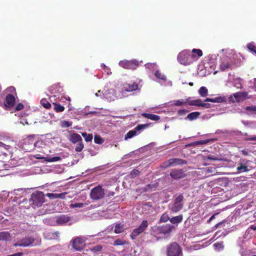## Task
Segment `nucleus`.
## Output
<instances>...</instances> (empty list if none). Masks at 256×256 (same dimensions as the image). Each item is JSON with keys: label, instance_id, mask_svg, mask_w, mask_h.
Segmentation results:
<instances>
[{"label": "nucleus", "instance_id": "obj_32", "mask_svg": "<svg viewBox=\"0 0 256 256\" xmlns=\"http://www.w3.org/2000/svg\"><path fill=\"white\" fill-rule=\"evenodd\" d=\"M124 231V226L120 224H118L115 226L114 232L116 234H120Z\"/></svg>", "mask_w": 256, "mask_h": 256}, {"label": "nucleus", "instance_id": "obj_26", "mask_svg": "<svg viewBox=\"0 0 256 256\" xmlns=\"http://www.w3.org/2000/svg\"><path fill=\"white\" fill-rule=\"evenodd\" d=\"M182 215L174 216L170 218V222L173 224H178L182 222Z\"/></svg>", "mask_w": 256, "mask_h": 256}, {"label": "nucleus", "instance_id": "obj_11", "mask_svg": "<svg viewBox=\"0 0 256 256\" xmlns=\"http://www.w3.org/2000/svg\"><path fill=\"white\" fill-rule=\"evenodd\" d=\"M148 124H138L134 130H130L125 136L124 139L130 138L137 134V132L148 127Z\"/></svg>", "mask_w": 256, "mask_h": 256}, {"label": "nucleus", "instance_id": "obj_21", "mask_svg": "<svg viewBox=\"0 0 256 256\" xmlns=\"http://www.w3.org/2000/svg\"><path fill=\"white\" fill-rule=\"evenodd\" d=\"M49 91L51 94H54V96L56 97V94L62 92V88L58 84H54L49 88Z\"/></svg>", "mask_w": 256, "mask_h": 256}, {"label": "nucleus", "instance_id": "obj_20", "mask_svg": "<svg viewBox=\"0 0 256 256\" xmlns=\"http://www.w3.org/2000/svg\"><path fill=\"white\" fill-rule=\"evenodd\" d=\"M69 140L72 143L76 144V142H80L82 140L80 134L74 132L70 134Z\"/></svg>", "mask_w": 256, "mask_h": 256}, {"label": "nucleus", "instance_id": "obj_51", "mask_svg": "<svg viewBox=\"0 0 256 256\" xmlns=\"http://www.w3.org/2000/svg\"><path fill=\"white\" fill-rule=\"evenodd\" d=\"M114 244L116 246H120L124 244V242L120 240H116L114 242Z\"/></svg>", "mask_w": 256, "mask_h": 256}, {"label": "nucleus", "instance_id": "obj_25", "mask_svg": "<svg viewBox=\"0 0 256 256\" xmlns=\"http://www.w3.org/2000/svg\"><path fill=\"white\" fill-rule=\"evenodd\" d=\"M248 93L246 92H238L234 94V96L237 101H239L240 98H246Z\"/></svg>", "mask_w": 256, "mask_h": 256}, {"label": "nucleus", "instance_id": "obj_62", "mask_svg": "<svg viewBox=\"0 0 256 256\" xmlns=\"http://www.w3.org/2000/svg\"><path fill=\"white\" fill-rule=\"evenodd\" d=\"M216 214H213L209 219L208 221H211L212 220H213L214 218V216H215V215Z\"/></svg>", "mask_w": 256, "mask_h": 256}, {"label": "nucleus", "instance_id": "obj_7", "mask_svg": "<svg viewBox=\"0 0 256 256\" xmlns=\"http://www.w3.org/2000/svg\"><path fill=\"white\" fill-rule=\"evenodd\" d=\"M118 64L120 66L125 69L136 70L139 66V62L136 60H120Z\"/></svg>", "mask_w": 256, "mask_h": 256}, {"label": "nucleus", "instance_id": "obj_59", "mask_svg": "<svg viewBox=\"0 0 256 256\" xmlns=\"http://www.w3.org/2000/svg\"><path fill=\"white\" fill-rule=\"evenodd\" d=\"M84 206V204L82 203H76L74 204V206L76 208H81Z\"/></svg>", "mask_w": 256, "mask_h": 256}, {"label": "nucleus", "instance_id": "obj_53", "mask_svg": "<svg viewBox=\"0 0 256 256\" xmlns=\"http://www.w3.org/2000/svg\"><path fill=\"white\" fill-rule=\"evenodd\" d=\"M208 160H218L219 159L214 156L210 155L208 156Z\"/></svg>", "mask_w": 256, "mask_h": 256}, {"label": "nucleus", "instance_id": "obj_34", "mask_svg": "<svg viewBox=\"0 0 256 256\" xmlns=\"http://www.w3.org/2000/svg\"><path fill=\"white\" fill-rule=\"evenodd\" d=\"M188 100H174V104L175 106H181L182 105H184L187 103Z\"/></svg>", "mask_w": 256, "mask_h": 256}, {"label": "nucleus", "instance_id": "obj_38", "mask_svg": "<svg viewBox=\"0 0 256 256\" xmlns=\"http://www.w3.org/2000/svg\"><path fill=\"white\" fill-rule=\"evenodd\" d=\"M40 104L46 108L48 109L51 107V104L46 99H42Z\"/></svg>", "mask_w": 256, "mask_h": 256}, {"label": "nucleus", "instance_id": "obj_47", "mask_svg": "<svg viewBox=\"0 0 256 256\" xmlns=\"http://www.w3.org/2000/svg\"><path fill=\"white\" fill-rule=\"evenodd\" d=\"M60 160V158L59 156H54L52 158H50L47 160L48 162H56Z\"/></svg>", "mask_w": 256, "mask_h": 256}, {"label": "nucleus", "instance_id": "obj_61", "mask_svg": "<svg viewBox=\"0 0 256 256\" xmlns=\"http://www.w3.org/2000/svg\"><path fill=\"white\" fill-rule=\"evenodd\" d=\"M248 140H256V136L250 138Z\"/></svg>", "mask_w": 256, "mask_h": 256}, {"label": "nucleus", "instance_id": "obj_30", "mask_svg": "<svg viewBox=\"0 0 256 256\" xmlns=\"http://www.w3.org/2000/svg\"><path fill=\"white\" fill-rule=\"evenodd\" d=\"M198 94L202 97H205L208 94V90L205 86H202L198 90Z\"/></svg>", "mask_w": 256, "mask_h": 256}, {"label": "nucleus", "instance_id": "obj_1", "mask_svg": "<svg viewBox=\"0 0 256 256\" xmlns=\"http://www.w3.org/2000/svg\"><path fill=\"white\" fill-rule=\"evenodd\" d=\"M177 59L180 64L184 66L190 65L197 60L196 55L191 54L189 50H184L180 52Z\"/></svg>", "mask_w": 256, "mask_h": 256}, {"label": "nucleus", "instance_id": "obj_24", "mask_svg": "<svg viewBox=\"0 0 256 256\" xmlns=\"http://www.w3.org/2000/svg\"><path fill=\"white\" fill-rule=\"evenodd\" d=\"M225 98L223 97L219 96L215 98H206L204 100L205 102H218L221 103L224 102Z\"/></svg>", "mask_w": 256, "mask_h": 256}, {"label": "nucleus", "instance_id": "obj_58", "mask_svg": "<svg viewBox=\"0 0 256 256\" xmlns=\"http://www.w3.org/2000/svg\"><path fill=\"white\" fill-rule=\"evenodd\" d=\"M202 107H203V108H211V104H208V103L203 102Z\"/></svg>", "mask_w": 256, "mask_h": 256}, {"label": "nucleus", "instance_id": "obj_56", "mask_svg": "<svg viewBox=\"0 0 256 256\" xmlns=\"http://www.w3.org/2000/svg\"><path fill=\"white\" fill-rule=\"evenodd\" d=\"M188 104L190 106H196V100H192L188 101Z\"/></svg>", "mask_w": 256, "mask_h": 256}, {"label": "nucleus", "instance_id": "obj_29", "mask_svg": "<svg viewBox=\"0 0 256 256\" xmlns=\"http://www.w3.org/2000/svg\"><path fill=\"white\" fill-rule=\"evenodd\" d=\"M54 109L57 112H62L64 110V107L59 104L53 102Z\"/></svg>", "mask_w": 256, "mask_h": 256}, {"label": "nucleus", "instance_id": "obj_52", "mask_svg": "<svg viewBox=\"0 0 256 256\" xmlns=\"http://www.w3.org/2000/svg\"><path fill=\"white\" fill-rule=\"evenodd\" d=\"M188 112V110H180L178 111V114L180 116L184 115Z\"/></svg>", "mask_w": 256, "mask_h": 256}, {"label": "nucleus", "instance_id": "obj_17", "mask_svg": "<svg viewBox=\"0 0 256 256\" xmlns=\"http://www.w3.org/2000/svg\"><path fill=\"white\" fill-rule=\"evenodd\" d=\"M232 63L230 58L224 59L220 64V68L222 71H224L228 68L232 69Z\"/></svg>", "mask_w": 256, "mask_h": 256}, {"label": "nucleus", "instance_id": "obj_28", "mask_svg": "<svg viewBox=\"0 0 256 256\" xmlns=\"http://www.w3.org/2000/svg\"><path fill=\"white\" fill-rule=\"evenodd\" d=\"M200 115V112H192L189 114L186 117V118L190 120H192L196 119Z\"/></svg>", "mask_w": 256, "mask_h": 256}, {"label": "nucleus", "instance_id": "obj_57", "mask_svg": "<svg viewBox=\"0 0 256 256\" xmlns=\"http://www.w3.org/2000/svg\"><path fill=\"white\" fill-rule=\"evenodd\" d=\"M196 106H202L203 102H202V100H200V99L196 100Z\"/></svg>", "mask_w": 256, "mask_h": 256}, {"label": "nucleus", "instance_id": "obj_50", "mask_svg": "<svg viewBox=\"0 0 256 256\" xmlns=\"http://www.w3.org/2000/svg\"><path fill=\"white\" fill-rule=\"evenodd\" d=\"M92 250L94 252H99L102 250V246H96L94 247Z\"/></svg>", "mask_w": 256, "mask_h": 256}, {"label": "nucleus", "instance_id": "obj_41", "mask_svg": "<svg viewBox=\"0 0 256 256\" xmlns=\"http://www.w3.org/2000/svg\"><path fill=\"white\" fill-rule=\"evenodd\" d=\"M245 110L250 112L252 114L256 113V106H248L246 107Z\"/></svg>", "mask_w": 256, "mask_h": 256}, {"label": "nucleus", "instance_id": "obj_13", "mask_svg": "<svg viewBox=\"0 0 256 256\" xmlns=\"http://www.w3.org/2000/svg\"><path fill=\"white\" fill-rule=\"evenodd\" d=\"M170 175L172 178L176 180L182 178L186 176L185 172L182 169H173L171 170Z\"/></svg>", "mask_w": 256, "mask_h": 256}, {"label": "nucleus", "instance_id": "obj_8", "mask_svg": "<svg viewBox=\"0 0 256 256\" xmlns=\"http://www.w3.org/2000/svg\"><path fill=\"white\" fill-rule=\"evenodd\" d=\"M148 222L146 220H144L140 225V226L133 230L130 234V238L132 240H134L136 238L142 234L148 226Z\"/></svg>", "mask_w": 256, "mask_h": 256}, {"label": "nucleus", "instance_id": "obj_35", "mask_svg": "<svg viewBox=\"0 0 256 256\" xmlns=\"http://www.w3.org/2000/svg\"><path fill=\"white\" fill-rule=\"evenodd\" d=\"M155 76L158 79L166 80V77L165 75L161 73L159 70H156L154 74Z\"/></svg>", "mask_w": 256, "mask_h": 256}, {"label": "nucleus", "instance_id": "obj_16", "mask_svg": "<svg viewBox=\"0 0 256 256\" xmlns=\"http://www.w3.org/2000/svg\"><path fill=\"white\" fill-rule=\"evenodd\" d=\"M84 240L81 238L77 237L72 240V246L76 250H80L83 248Z\"/></svg>", "mask_w": 256, "mask_h": 256}, {"label": "nucleus", "instance_id": "obj_64", "mask_svg": "<svg viewBox=\"0 0 256 256\" xmlns=\"http://www.w3.org/2000/svg\"><path fill=\"white\" fill-rule=\"evenodd\" d=\"M100 90L98 91V92L96 94V96H99L98 93H100Z\"/></svg>", "mask_w": 256, "mask_h": 256}, {"label": "nucleus", "instance_id": "obj_6", "mask_svg": "<svg viewBox=\"0 0 256 256\" xmlns=\"http://www.w3.org/2000/svg\"><path fill=\"white\" fill-rule=\"evenodd\" d=\"M174 229V226L170 224H166L157 226L154 231L156 234H170Z\"/></svg>", "mask_w": 256, "mask_h": 256}, {"label": "nucleus", "instance_id": "obj_55", "mask_svg": "<svg viewBox=\"0 0 256 256\" xmlns=\"http://www.w3.org/2000/svg\"><path fill=\"white\" fill-rule=\"evenodd\" d=\"M228 132L227 130H218L216 132V134H227Z\"/></svg>", "mask_w": 256, "mask_h": 256}, {"label": "nucleus", "instance_id": "obj_10", "mask_svg": "<svg viewBox=\"0 0 256 256\" xmlns=\"http://www.w3.org/2000/svg\"><path fill=\"white\" fill-rule=\"evenodd\" d=\"M56 223L57 225L62 226L66 224L70 225L72 224V218L68 214H61L58 216L56 218Z\"/></svg>", "mask_w": 256, "mask_h": 256}, {"label": "nucleus", "instance_id": "obj_22", "mask_svg": "<svg viewBox=\"0 0 256 256\" xmlns=\"http://www.w3.org/2000/svg\"><path fill=\"white\" fill-rule=\"evenodd\" d=\"M66 194V192L60 193V194H52V193H48L46 196L50 198V199H54V198H64L65 195Z\"/></svg>", "mask_w": 256, "mask_h": 256}, {"label": "nucleus", "instance_id": "obj_14", "mask_svg": "<svg viewBox=\"0 0 256 256\" xmlns=\"http://www.w3.org/2000/svg\"><path fill=\"white\" fill-rule=\"evenodd\" d=\"M16 103V98L12 94H8L5 98L4 105L6 108H12Z\"/></svg>", "mask_w": 256, "mask_h": 256}, {"label": "nucleus", "instance_id": "obj_19", "mask_svg": "<svg viewBox=\"0 0 256 256\" xmlns=\"http://www.w3.org/2000/svg\"><path fill=\"white\" fill-rule=\"evenodd\" d=\"M244 162V160H243L242 162H240L238 164L236 168L237 173L240 174L244 172H247L249 170L246 164Z\"/></svg>", "mask_w": 256, "mask_h": 256}, {"label": "nucleus", "instance_id": "obj_36", "mask_svg": "<svg viewBox=\"0 0 256 256\" xmlns=\"http://www.w3.org/2000/svg\"><path fill=\"white\" fill-rule=\"evenodd\" d=\"M170 220L168 215L166 213H164L161 216L159 222H166L168 220Z\"/></svg>", "mask_w": 256, "mask_h": 256}, {"label": "nucleus", "instance_id": "obj_48", "mask_svg": "<svg viewBox=\"0 0 256 256\" xmlns=\"http://www.w3.org/2000/svg\"><path fill=\"white\" fill-rule=\"evenodd\" d=\"M24 108V105L22 103H19L16 106L15 109L16 110L18 111L22 110Z\"/></svg>", "mask_w": 256, "mask_h": 256}, {"label": "nucleus", "instance_id": "obj_3", "mask_svg": "<svg viewBox=\"0 0 256 256\" xmlns=\"http://www.w3.org/2000/svg\"><path fill=\"white\" fill-rule=\"evenodd\" d=\"M38 141L36 140L35 135H30L24 139L22 148L26 152H30L34 150Z\"/></svg>", "mask_w": 256, "mask_h": 256}, {"label": "nucleus", "instance_id": "obj_42", "mask_svg": "<svg viewBox=\"0 0 256 256\" xmlns=\"http://www.w3.org/2000/svg\"><path fill=\"white\" fill-rule=\"evenodd\" d=\"M94 141L96 144H102L104 142L102 138L99 136H95Z\"/></svg>", "mask_w": 256, "mask_h": 256}, {"label": "nucleus", "instance_id": "obj_60", "mask_svg": "<svg viewBox=\"0 0 256 256\" xmlns=\"http://www.w3.org/2000/svg\"><path fill=\"white\" fill-rule=\"evenodd\" d=\"M223 222H224V221L221 222H220L219 223L217 224L215 226L216 228H218L220 225H221Z\"/></svg>", "mask_w": 256, "mask_h": 256}, {"label": "nucleus", "instance_id": "obj_39", "mask_svg": "<svg viewBox=\"0 0 256 256\" xmlns=\"http://www.w3.org/2000/svg\"><path fill=\"white\" fill-rule=\"evenodd\" d=\"M84 148V145L82 141H81L80 142H78V144H77V145L75 148V150L77 152H80L81 151H82Z\"/></svg>", "mask_w": 256, "mask_h": 256}, {"label": "nucleus", "instance_id": "obj_49", "mask_svg": "<svg viewBox=\"0 0 256 256\" xmlns=\"http://www.w3.org/2000/svg\"><path fill=\"white\" fill-rule=\"evenodd\" d=\"M102 68L106 72L107 74H109V72L110 71V68L106 66L104 64H101Z\"/></svg>", "mask_w": 256, "mask_h": 256}, {"label": "nucleus", "instance_id": "obj_27", "mask_svg": "<svg viewBox=\"0 0 256 256\" xmlns=\"http://www.w3.org/2000/svg\"><path fill=\"white\" fill-rule=\"evenodd\" d=\"M10 236L8 232H0V240H10Z\"/></svg>", "mask_w": 256, "mask_h": 256}, {"label": "nucleus", "instance_id": "obj_63", "mask_svg": "<svg viewBox=\"0 0 256 256\" xmlns=\"http://www.w3.org/2000/svg\"><path fill=\"white\" fill-rule=\"evenodd\" d=\"M251 228L252 229L254 230H256V226H251Z\"/></svg>", "mask_w": 256, "mask_h": 256}, {"label": "nucleus", "instance_id": "obj_9", "mask_svg": "<svg viewBox=\"0 0 256 256\" xmlns=\"http://www.w3.org/2000/svg\"><path fill=\"white\" fill-rule=\"evenodd\" d=\"M184 196L180 194L174 200V202L172 205L170 210L174 212H176L181 210L183 207Z\"/></svg>", "mask_w": 256, "mask_h": 256}, {"label": "nucleus", "instance_id": "obj_33", "mask_svg": "<svg viewBox=\"0 0 256 256\" xmlns=\"http://www.w3.org/2000/svg\"><path fill=\"white\" fill-rule=\"evenodd\" d=\"M82 136L84 138L86 142H91L92 140L93 136L92 134H87L86 132H82Z\"/></svg>", "mask_w": 256, "mask_h": 256}, {"label": "nucleus", "instance_id": "obj_18", "mask_svg": "<svg viewBox=\"0 0 256 256\" xmlns=\"http://www.w3.org/2000/svg\"><path fill=\"white\" fill-rule=\"evenodd\" d=\"M138 88V84L136 82L132 84L126 83L124 84V89L126 92H132Z\"/></svg>", "mask_w": 256, "mask_h": 256}, {"label": "nucleus", "instance_id": "obj_46", "mask_svg": "<svg viewBox=\"0 0 256 256\" xmlns=\"http://www.w3.org/2000/svg\"><path fill=\"white\" fill-rule=\"evenodd\" d=\"M208 142V140H199L196 141L194 142V145H202L204 144H206Z\"/></svg>", "mask_w": 256, "mask_h": 256}, {"label": "nucleus", "instance_id": "obj_23", "mask_svg": "<svg viewBox=\"0 0 256 256\" xmlns=\"http://www.w3.org/2000/svg\"><path fill=\"white\" fill-rule=\"evenodd\" d=\"M142 115L146 118L154 121L158 120L160 119V116H159L152 114L142 113Z\"/></svg>", "mask_w": 256, "mask_h": 256}, {"label": "nucleus", "instance_id": "obj_2", "mask_svg": "<svg viewBox=\"0 0 256 256\" xmlns=\"http://www.w3.org/2000/svg\"><path fill=\"white\" fill-rule=\"evenodd\" d=\"M29 202L32 208L42 206L45 202L44 192L40 191L34 192L31 194Z\"/></svg>", "mask_w": 256, "mask_h": 256}, {"label": "nucleus", "instance_id": "obj_43", "mask_svg": "<svg viewBox=\"0 0 256 256\" xmlns=\"http://www.w3.org/2000/svg\"><path fill=\"white\" fill-rule=\"evenodd\" d=\"M72 123L71 122L63 120L62 122V126L63 128H68L72 126Z\"/></svg>", "mask_w": 256, "mask_h": 256}, {"label": "nucleus", "instance_id": "obj_44", "mask_svg": "<svg viewBox=\"0 0 256 256\" xmlns=\"http://www.w3.org/2000/svg\"><path fill=\"white\" fill-rule=\"evenodd\" d=\"M140 174V172L138 170L134 169L132 170L131 172H130V176L132 178H134V177L138 176Z\"/></svg>", "mask_w": 256, "mask_h": 256}, {"label": "nucleus", "instance_id": "obj_12", "mask_svg": "<svg viewBox=\"0 0 256 256\" xmlns=\"http://www.w3.org/2000/svg\"><path fill=\"white\" fill-rule=\"evenodd\" d=\"M34 241V238L32 237H25L20 240L18 244H15L14 246H28L32 244Z\"/></svg>", "mask_w": 256, "mask_h": 256}, {"label": "nucleus", "instance_id": "obj_15", "mask_svg": "<svg viewBox=\"0 0 256 256\" xmlns=\"http://www.w3.org/2000/svg\"><path fill=\"white\" fill-rule=\"evenodd\" d=\"M186 164V162L180 158H170L167 162L164 163V168H168L178 164Z\"/></svg>", "mask_w": 256, "mask_h": 256}, {"label": "nucleus", "instance_id": "obj_45", "mask_svg": "<svg viewBox=\"0 0 256 256\" xmlns=\"http://www.w3.org/2000/svg\"><path fill=\"white\" fill-rule=\"evenodd\" d=\"M10 148V146H8V145H6L4 144L3 142H0V148L2 150V149H4V150H8Z\"/></svg>", "mask_w": 256, "mask_h": 256}, {"label": "nucleus", "instance_id": "obj_31", "mask_svg": "<svg viewBox=\"0 0 256 256\" xmlns=\"http://www.w3.org/2000/svg\"><path fill=\"white\" fill-rule=\"evenodd\" d=\"M191 52V54H194L196 55V58H197V60H198V58L200 57H201L202 56V50H200V49H196V48H194L192 52Z\"/></svg>", "mask_w": 256, "mask_h": 256}, {"label": "nucleus", "instance_id": "obj_40", "mask_svg": "<svg viewBox=\"0 0 256 256\" xmlns=\"http://www.w3.org/2000/svg\"><path fill=\"white\" fill-rule=\"evenodd\" d=\"M234 86L238 88H242V84L241 83V80L240 78L236 79L234 80Z\"/></svg>", "mask_w": 256, "mask_h": 256}, {"label": "nucleus", "instance_id": "obj_37", "mask_svg": "<svg viewBox=\"0 0 256 256\" xmlns=\"http://www.w3.org/2000/svg\"><path fill=\"white\" fill-rule=\"evenodd\" d=\"M215 248L218 250H222L224 248V242H218L214 244Z\"/></svg>", "mask_w": 256, "mask_h": 256}, {"label": "nucleus", "instance_id": "obj_4", "mask_svg": "<svg viewBox=\"0 0 256 256\" xmlns=\"http://www.w3.org/2000/svg\"><path fill=\"white\" fill-rule=\"evenodd\" d=\"M167 256H183L182 248L176 242H172L166 247Z\"/></svg>", "mask_w": 256, "mask_h": 256}, {"label": "nucleus", "instance_id": "obj_5", "mask_svg": "<svg viewBox=\"0 0 256 256\" xmlns=\"http://www.w3.org/2000/svg\"><path fill=\"white\" fill-rule=\"evenodd\" d=\"M104 196V190L100 185L92 188L90 193V198L94 200L102 199Z\"/></svg>", "mask_w": 256, "mask_h": 256}, {"label": "nucleus", "instance_id": "obj_54", "mask_svg": "<svg viewBox=\"0 0 256 256\" xmlns=\"http://www.w3.org/2000/svg\"><path fill=\"white\" fill-rule=\"evenodd\" d=\"M8 90L12 93L14 94L15 95H16V88L14 87L10 86L8 88Z\"/></svg>", "mask_w": 256, "mask_h": 256}]
</instances>
